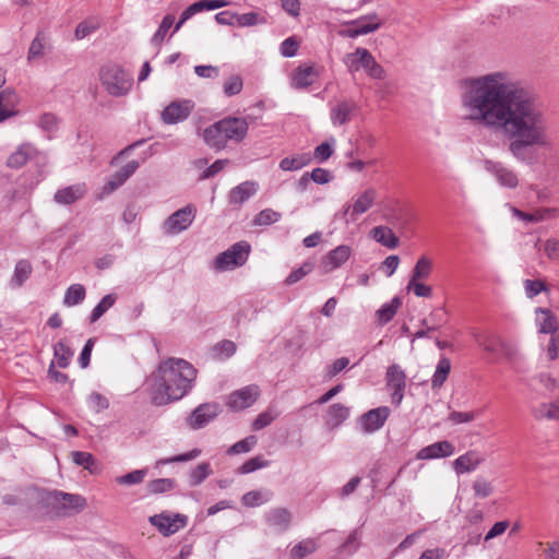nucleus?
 Returning <instances> with one entry per match:
<instances>
[{"mask_svg":"<svg viewBox=\"0 0 559 559\" xmlns=\"http://www.w3.org/2000/svg\"><path fill=\"white\" fill-rule=\"evenodd\" d=\"M462 106L466 120L508 140V151L519 163L532 164V148L549 144L543 109L506 73L493 72L471 80Z\"/></svg>","mask_w":559,"mask_h":559,"instance_id":"nucleus-1","label":"nucleus"},{"mask_svg":"<svg viewBox=\"0 0 559 559\" xmlns=\"http://www.w3.org/2000/svg\"><path fill=\"white\" fill-rule=\"evenodd\" d=\"M152 402L160 406L186 396L193 388L197 369L181 358H168L159 362L152 374Z\"/></svg>","mask_w":559,"mask_h":559,"instance_id":"nucleus-2","label":"nucleus"},{"mask_svg":"<svg viewBox=\"0 0 559 559\" xmlns=\"http://www.w3.org/2000/svg\"><path fill=\"white\" fill-rule=\"evenodd\" d=\"M248 122L245 118L226 117L203 130L202 138L205 144L215 151H222L229 141L239 143L248 133Z\"/></svg>","mask_w":559,"mask_h":559,"instance_id":"nucleus-3","label":"nucleus"},{"mask_svg":"<svg viewBox=\"0 0 559 559\" xmlns=\"http://www.w3.org/2000/svg\"><path fill=\"white\" fill-rule=\"evenodd\" d=\"M98 80L105 91L112 97L128 95L133 85L132 75L115 62H107L99 68Z\"/></svg>","mask_w":559,"mask_h":559,"instance_id":"nucleus-4","label":"nucleus"},{"mask_svg":"<svg viewBox=\"0 0 559 559\" xmlns=\"http://www.w3.org/2000/svg\"><path fill=\"white\" fill-rule=\"evenodd\" d=\"M343 62L349 72L364 69L366 73L377 80L385 78V71L367 48L358 47L354 52L346 53Z\"/></svg>","mask_w":559,"mask_h":559,"instance_id":"nucleus-5","label":"nucleus"},{"mask_svg":"<svg viewBox=\"0 0 559 559\" xmlns=\"http://www.w3.org/2000/svg\"><path fill=\"white\" fill-rule=\"evenodd\" d=\"M382 20L376 12L362 15L358 19L347 21L343 24V28L338 32L340 36L345 38H357L368 35L381 28Z\"/></svg>","mask_w":559,"mask_h":559,"instance_id":"nucleus-6","label":"nucleus"},{"mask_svg":"<svg viewBox=\"0 0 559 559\" xmlns=\"http://www.w3.org/2000/svg\"><path fill=\"white\" fill-rule=\"evenodd\" d=\"M197 216V207L193 204L177 210L162 224V233L166 236H175L187 230Z\"/></svg>","mask_w":559,"mask_h":559,"instance_id":"nucleus-7","label":"nucleus"},{"mask_svg":"<svg viewBox=\"0 0 559 559\" xmlns=\"http://www.w3.org/2000/svg\"><path fill=\"white\" fill-rule=\"evenodd\" d=\"M475 342L479 347L492 356H506L509 360H514L516 352L513 347L506 344L501 337L490 331H481L474 335Z\"/></svg>","mask_w":559,"mask_h":559,"instance_id":"nucleus-8","label":"nucleus"},{"mask_svg":"<svg viewBox=\"0 0 559 559\" xmlns=\"http://www.w3.org/2000/svg\"><path fill=\"white\" fill-rule=\"evenodd\" d=\"M250 246L240 241L233 245L228 250L219 253L214 262V266L217 270H227L242 265L249 255Z\"/></svg>","mask_w":559,"mask_h":559,"instance_id":"nucleus-9","label":"nucleus"},{"mask_svg":"<svg viewBox=\"0 0 559 559\" xmlns=\"http://www.w3.org/2000/svg\"><path fill=\"white\" fill-rule=\"evenodd\" d=\"M148 521L162 535L170 536L187 525L188 516L180 513L162 512L150 516Z\"/></svg>","mask_w":559,"mask_h":559,"instance_id":"nucleus-10","label":"nucleus"},{"mask_svg":"<svg viewBox=\"0 0 559 559\" xmlns=\"http://www.w3.org/2000/svg\"><path fill=\"white\" fill-rule=\"evenodd\" d=\"M484 168L492 175L496 181L503 188L515 189L520 185L518 173L502 162L486 159L484 162Z\"/></svg>","mask_w":559,"mask_h":559,"instance_id":"nucleus-11","label":"nucleus"},{"mask_svg":"<svg viewBox=\"0 0 559 559\" xmlns=\"http://www.w3.org/2000/svg\"><path fill=\"white\" fill-rule=\"evenodd\" d=\"M386 386L391 391L392 404L399 406L404 397L406 389V374L396 364L391 365L385 373Z\"/></svg>","mask_w":559,"mask_h":559,"instance_id":"nucleus-12","label":"nucleus"},{"mask_svg":"<svg viewBox=\"0 0 559 559\" xmlns=\"http://www.w3.org/2000/svg\"><path fill=\"white\" fill-rule=\"evenodd\" d=\"M388 406H380L364 413L357 420V425L361 432L373 433L380 430L390 416Z\"/></svg>","mask_w":559,"mask_h":559,"instance_id":"nucleus-13","label":"nucleus"},{"mask_svg":"<svg viewBox=\"0 0 559 559\" xmlns=\"http://www.w3.org/2000/svg\"><path fill=\"white\" fill-rule=\"evenodd\" d=\"M376 199L377 190L373 188L366 189L354 198L353 204L347 203L343 206V216L348 215L349 219L355 222L361 214L372 207Z\"/></svg>","mask_w":559,"mask_h":559,"instance_id":"nucleus-14","label":"nucleus"},{"mask_svg":"<svg viewBox=\"0 0 559 559\" xmlns=\"http://www.w3.org/2000/svg\"><path fill=\"white\" fill-rule=\"evenodd\" d=\"M321 69L311 63L299 64L289 75V85L294 90L311 86L320 76Z\"/></svg>","mask_w":559,"mask_h":559,"instance_id":"nucleus-15","label":"nucleus"},{"mask_svg":"<svg viewBox=\"0 0 559 559\" xmlns=\"http://www.w3.org/2000/svg\"><path fill=\"white\" fill-rule=\"evenodd\" d=\"M193 103L188 99L171 102L162 111V121L166 124H175L186 120L193 110Z\"/></svg>","mask_w":559,"mask_h":559,"instance_id":"nucleus-16","label":"nucleus"},{"mask_svg":"<svg viewBox=\"0 0 559 559\" xmlns=\"http://www.w3.org/2000/svg\"><path fill=\"white\" fill-rule=\"evenodd\" d=\"M260 389L255 384L245 386L229 394L227 406L234 411L250 407L259 397Z\"/></svg>","mask_w":559,"mask_h":559,"instance_id":"nucleus-17","label":"nucleus"},{"mask_svg":"<svg viewBox=\"0 0 559 559\" xmlns=\"http://www.w3.org/2000/svg\"><path fill=\"white\" fill-rule=\"evenodd\" d=\"M49 498L53 503L59 504L64 510V513H78L86 507V499L76 493L52 490L49 493Z\"/></svg>","mask_w":559,"mask_h":559,"instance_id":"nucleus-18","label":"nucleus"},{"mask_svg":"<svg viewBox=\"0 0 559 559\" xmlns=\"http://www.w3.org/2000/svg\"><path fill=\"white\" fill-rule=\"evenodd\" d=\"M218 412L219 406L216 403L201 404L191 413L188 424L194 430L203 428L218 415Z\"/></svg>","mask_w":559,"mask_h":559,"instance_id":"nucleus-19","label":"nucleus"},{"mask_svg":"<svg viewBox=\"0 0 559 559\" xmlns=\"http://www.w3.org/2000/svg\"><path fill=\"white\" fill-rule=\"evenodd\" d=\"M350 254L352 248L349 246H337L322 258L320 267L324 273L333 272L341 267L349 259Z\"/></svg>","mask_w":559,"mask_h":559,"instance_id":"nucleus-20","label":"nucleus"},{"mask_svg":"<svg viewBox=\"0 0 559 559\" xmlns=\"http://www.w3.org/2000/svg\"><path fill=\"white\" fill-rule=\"evenodd\" d=\"M293 515L286 508H272L264 514L265 523L276 533L286 532L292 524Z\"/></svg>","mask_w":559,"mask_h":559,"instance_id":"nucleus-21","label":"nucleus"},{"mask_svg":"<svg viewBox=\"0 0 559 559\" xmlns=\"http://www.w3.org/2000/svg\"><path fill=\"white\" fill-rule=\"evenodd\" d=\"M357 110V104L354 100L341 99L331 107L330 119L334 127H340L350 121L352 116Z\"/></svg>","mask_w":559,"mask_h":559,"instance_id":"nucleus-22","label":"nucleus"},{"mask_svg":"<svg viewBox=\"0 0 559 559\" xmlns=\"http://www.w3.org/2000/svg\"><path fill=\"white\" fill-rule=\"evenodd\" d=\"M228 4L225 0H200L192 4H190L180 15L178 23L175 26V32H177L190 17L194 14L202 12L204 10H215Z\"/></svg>","mask_w":559,"mask_h":559,"instance_id":"nucleus-23","label":"nucleus"},{"mask_svg":"<svg viewBox=\"0 0 559 559\" xmlns=\"http://www.w3.org/2000/svg\"><path fill=\"white\" fill-rule=\"evenodd\" d=\"M140 167V163L138 160H131L122 166L119 170H117L110 179L103 187L104 193H111L117 188L121 187Z\"/></svg>","mask_w":559,"mask_h":559,"instance_id":"nucleus-24","label":"nucleus"},{"mask_svg":"<svg viewBox=\"0 0 559 559\" xmlns=\"http://www.w3.org/2000/svg\"><path fill=\"white\" fill-rule=\"evenodd\" d=\"M454 445L447 440L438 441L429 444L416 454L417 460H433L440 457L451 456L454 453Z\"/></svg>","mask_w":559,"mask_h":559,"instance_id":"nucleus-25","label":"nucleus"},{"mask_svg":"<svg viewBox=\"0 0 559 559\" xmlns=\"http://www.w3.org/2000/svg\"><path fill=\"white\" fill-rule=\"evenodd\" d=\"M87 189L85 183L72 185L56 191L53 201L60 205H71L84 198Z\"/></svg>","mask_w":559,"mask_h":559,"instance_id":"nucleus-26","label":"nucleus"},{"mask_svg":"<svg viewBox=\"0 0 559 559\" xmlns=\"http://www.w3.org/2000/svg\"><path fill=\"white\" fill-rule=\"evenodd\" d=\"M485 457L477 451H468L453 461V468L457 475L475 471Z\"/></svg>","mask_w":559,"mask_h":559,"instance_id":"nucleus-27","label":"nucleus"},{"mask_svg":"<svg viewBox=\"0 0 559 559\" xmlns=\"http://www.w3.org/2000/svg\"><path fill=\"white\" fill-rule=\"evenodd\" d=\"M258 191V185L254 181H245L229 191L228 201L231 205H241L248 201Z\"/></svg>","mask_w":559,"mask_h":559,"instance_id":"nucleus-28","label":"nucleus"},{"mask_svg":"<svg viewBox=\"0 0 559 559\" xmlns=\"http://www.w3.org/2000/svg\"><path fill=\"white\" fill-rule=\"evenodd\" d=\"M536 323L538 325L539 333L552 334L559 331L557 319L549 309H536Z\"/></svg>","mask_w":559,"mask_h":559,"instance_id":"nucleus-29","label":"nucleus"},{"mask_svg":"<svg viewBox=\"0 0 559 559\" xmlns=\"http://www.w3.org/2000/svg\"><path fill=\"white\" fill-rule=\"evenodd\" d=\"M17 97L12 88H4L0 92V123L12 117Z\"/></svg>","mask_w":559,"mask_h":559,"instance_id":"nucleus-30","label":"nucleus"},{"mask_svg":"<svg viewBox=\"0 0 559 559\" xmlns=\"http://www.w3.org/2000/svg\"><path fill=\"white\" fill-rule=\"evenodd\" d=\"M372 239L389 249H395L399 246V238L388 226H376L370 231Z\"/></svg>","mask_w":559,"mask_h":559,"instance_id":"nucleus-31","label":"nucleus"},{"mask_svg":"<svg viewBox=\"0 0 559 559\" xmlns=\"http://www.w3.org/2000/svg\"><path fill=\"white\" fill-rule=\"evenodd\" d=\"M402 306V299L399 296L392 298L391 301L383 304L377 311L376 318L379 325H384L389 323L397 310Z\"/></svg>","mask_w":559,"mask_h":559,"instance_id":"nucleus-32","label":"nucleus"},{"mask_svg":"<svg viewBox=\"0 0 559 559\" xmlns=\"http://www.w3.org/2000/svg\"><path fill=\"white\" fill-rule=\"evenodd\" d=\"M312 162V156L309 153L295 154L287 156L280 162V168L284 171H296Z\"/></svg>","mask_w":559,"mask_h":559,"instance_id":"nucleus-33","label":"nucleus"},{"mask_svg":"<svg viewBox=\"0 0 559 559\" xmlns=\"http://www.w3.org/2000/svg\"><path fill=\"white\" fill-rule=\"evenodd\" d=\"M33 153L34 147L32 145L23 144L8 157L7 166L15 169L21 168L27 163Z\"/></svg>","mask_w":559,"mask_h":559,"instance_id":"nucleus-34","label":"nucleus"},{"mask_svg":"<svg viewBox=\"0 0 559 559\" xmlns=\"http://www.w3.org/2000/svg\"><path fill=\"white\" fill-rule=\"evenodd\" d=\"M272 498L273 492L269 489L251 490L242 496L241 502L246 507L254 508L271 501Z\"/></svg>","mask_w":559,"mask_h":559,"instance_id":"nucleus-35","label":"nucleus"},{"mask_svg":"<svg viewBox=\"0 0 559 559\" xmlns=\"http://www.w3.org/2000/svg\"><path fill=\"white\" fill-rule=\"evenodd\" d=\"M532 413L537 419L559 420V399L554 402L542 403L534 407Z\"/></svg>","mask_w":559,"mask_h":559,"instance_id":"nucleus-36","label":"nucleus"},{"mask_svg":"<svg viewBox=\"0 0 559 559\" xmlns=\"http://www.w3.org/2000/svg\"><path fill=\"white\" fill-rule=\"evenodd\" d=\"M451 371V361L449 358L442 356L436 367L435 373L431 379V388L439 389L445 382Z\"/></svg>","mask_w":559,"mask_h":559,"instance_id":"nucleus-37","label":"nucleus"},{"mask_svg":"<svg viewBox=\"0 0 559 559\" xmlns=\"http://www.w3.org/2000/svg\"><path fill=\"white\" fill-rule=\"evenodd\" d=\"M349 416V408L343 404H332L328 409V421L333 427L342 425Z\"/></svg>","mask_w":559,"mask_h":559,"instance_id":"nucleus-38","label":"nucleus"},{"mask_svg":"<svg viewBox=\"0 0 559 559\" xmlns=\"http://www.w3.org/2000/svg\"><path fill=\"white\" fill-rule=\"evenodd\" d=\"M512 213L515 217H518L524 222L538 223V222H543L546 218H548L551 214V210L550 209H539L533 213H526L516 207H512Z\"/></svg>","mask_w":559,"mask_h":559,"instance_id":"nucleus-39","label":"nucleus"},{"mask_svg":"<svg viewBox=\"0 0 559 559\" xmlns=\"http://www.w3.org/2000/svg\"><path fill=\"white\" fill-rule=\"evenodd\" d=\"M265 23V14L261 12H247L242 14H236V24L240 27L255 26Z\"/></svg>","mask_w":559,"mask_h":559,"instance_id":"nucleus-40","label":"nucleus"},{"mask_svg":"<svg viewBox=\"0 0 559 559\" xmlns=\"http://www.w3.org/2000/svg\"><path fill=\"white\" fill-rule=\"evenodd\" d=\"M318 548V544L313 538H307L299 542L297 545L293 547L290 550V556L294 559H301L312 552H314Z\"/></svg>","mask_w":559,"mask_h":559,"instance_id":"nucleus-41","label":"nucleus"},{"mask_svg":"<svg viewBox=\"0 0 559 559\" xmlns=\"http://www.w3.org/2000/svg\"><path fill=\"white\" fill-rule=\"evenodd\" d=\"M433 262L426 255H423L416 262V265L413 270V274L411 280H421L430 276L432 274Z\"/></svg>","mask_w":559,"mask_h":559,"instance_id":"nucleus-42","label":"nucleus"},{"mask_svg":"<svg viewBox=\"0 0 559 559\" xmlns=\"http://www.w3.org/2000/svg\"><path fill=\"white\" fill-rule=\"evenodd\" d=\"M116 300V294H108L104 296L102 300L96 305V307L92 310L90 321L92 323L96 322L107 310H109L115 305Z\"/></svg>","mask_w":559,"mask_h":559,"instance_id":"nucleus-43","label":"nucleus"},{"mask_svg":"<svg viewBox=\"0 0 559 559\" xmlns=\"http://www.w3.org/2000/svg\"><path fill=\"white\" fill-rule=\"evenodd\" d=\"M211 474V465L207 462L198 464L189 474V484L195 487L203 483Z\"/></svg>","mask_w":559,"mask_h":559,"instance_id":"nucleus-44","label":"nucleus"},{"mask_svg":"<svg viewBox=\"0 0 559 559\" xmlns=\"http://www.w3.org/2000/svg\"><path fill=\"white\" fill-rule=\"evenodd\" d=\"M53 355L57 359V364L60 368H67L71 361L73 352L62 341L58 342L53 346Z\"/></svg>","mask_w":559,"mask_h":559,"instance_id":"nucleus-45","label":"nucleus"},{"mask_svg":"<svg viewBox=\"0 0 559 559\" xmlns=\"http://www.w3.org/2000/svg\"><path fill=\"white\" fill-rule=\"evenodd\" d=\"M85 298V288L80 284L71 285L64 295L63 302L64 305L71 307L80 304Z\"/></svg>","mask_w":559,"mask_h":559,"instance_id":"nucleus-46","label":"nucleus"},{"mask_svg":"<svg viewBox=\"0 0 559 559\" xmlns=\"http://www.w3.org/2000/svg\"><path fill=\"white\" fill-rule=\"evenodd\" d=\"M270 462L263 457V455H257L246 461L238 469V474H250L257 469L267 467Z\"/></svg>","mask_w":559,"mask_h":559,"instance_id":"nucleus-47","label":"nucleus"},{"mask_svg":"<svg viewBox=\"0 0 559 559\" xmlns=\"http://www.w3.org/2000/svg\"><path fill=\"white\" fill-rule=\"evenodd\" d=\"M282 215L272 209H264L259 212L253 218V225L255 226H267L274 224L281 219Z\"/></svg>","mask_w":559,"mask_h":559,"instance_id":"nucleus-48","label":"nucleus"},{"mask_svg":"<svg viewBox=\"0 0 559 559\" xmlns=\"http://www.w3.org/2000/svg\"><path fill=\"white\" fill-rule=\"evenodd\" d=\"M147 474L146 468L134 469L128 474L116 477V483L119 485L133 486L141 484Z\"/></svg>","mask_w":559,"mask_h":559,"instance_id":"nucleus-49","label":"nucleus"},{"mask_svg":"<svg viewBox=\"0 0 559 559\" xmlns=\"http://www.w3.org/2000/svg\"><path fill=\"white\" fill-rule=\"evenodd\" d=\"M174 21H175V16L171 14H167L166 16H164L160 25L158 26L157 31L155 32V34L152 37L153 45L158 46L162 44L167 32L173 26Z\"/></svg>","mask_w":559,"mask_h":559,"instance_id":"nucleus-50","label":"nucleus"},{"mask_svg":"<svg viewBox=\"0 0 559 559\" xmlns=\"http://www.w3.org/2000/svg\"><path fill=\"white\" fill-rule=\"evenodd\" d=\"M257 437L255 436H249L236 443H234L228 450V454H240V453H247L250 452L257 444Z\"/></svg>","mask_w":559,"mask_h":559,"instance_id":"nucleus-51","label":"nucleus"},{"mask_svg":"<svg viewBox=\"0 0 559 559\" xmlns=\"http://www.w3.org/2000/svg\"><path fill=\"white\" fill-rule=\"evenodd\" d=\"M473 490L476 497L487 498L493 493V486L484 477H477L473 483Z\"/></svg>","mask_w":559,"mask_h":559,"instance_id":"nucleus-52","label":"nucleus"},{"mask_svg":"<svg viewBox=\"0 0 559 559\" xmlns=\"http://www.w3.org/2000/svg\"><path fill=\"white\" fill-rule=\"evenodd\" d=\"M243 87V82L240 75H230L223 85L224 94L228 97L238 95Z\"/></svg>","mask_w":559,"mask_h":559,"instance_id":"nucleus-53","label":"nucleus"},{"mask_svg":"<svg viewBox=\"0 0 559 559\" xmlns=\"http://www.w3.org/2000/svg\"><path fill=\"white\" fill-rule=\"evenodd\" d=\"M46 39L43 33H37L28 49V60L39 58L45 52Z\"/></svg>","mask_w":559,"mask_h":559,"instance_id":"nucleus-54","label":"nucleus"},{"mask_svg":"<svg viewBox=\"0 0 559 559\" xmlns=\"http://www.w3.org/2000/svg\"><path fill=\"white\" fill-rule=\"evenodd\" d=\"M147 487L152 493H163L175 487V480L170 478H158L150 481Z\"/></svg>","mask_w":559,"mask_h":559,"instance_id":"nucleus-55","label":"nucleus"},{"mask_svg":"<svg viewBox=\"0 0 559 559\" xmlns=\"http://www.w3.org/2000/svg\"><path fill=\"white\" fill-rule=\"evenodd\" d=\"M277 416L278 413L273 412L272 409H267L258 415V417L254 419L252 424V428L254 430H261L271 425V423L274 421L277 418Z\"/></svg>","mask_w":559,"mask_h":559,"instance_id":"nucleus-56","label":"nucleus"},{"mask_svg":"<svg viewBox=\"0 0 559 559\" xmlns=\"http://www.w3.org/2000/svg\"><path fill=\"white\" fill-rule=\"evenodd\" d=\"M73 462L79 465L83 466L84 468L88 469L90 472H93L92 465H94L95 460L94 456L88 452L83 451H73L71 453Z\"/></svg>","mask_w":559,"mask_h":559,"instance_id":"nucleus-57","label":"nucleus"},{"mask_svg":"<svg viewBox=\"0 0 559 559\" xmlns=\"http://www.w3.org/2000/svg\"><path fill=\"white\" fill-rule=\"evenodd\" d=\"M217 356L229 358L236 353V344L233 341L224 340L214 346Z\"/></svg>","mask_w":559,"mask_h":559,"instance_id":"nucleus-58","label":"nucleus"},{"mask_svg":"<svg viewBox=\"0 0 559 559\" xmlns=\"http://www.w3.org/2000/svg\"><path fill=\"white\" fill-rule=\"evenodd\" d=\"M349 365V359L346 357H341L333 361L330 366L325 369V377L328 379H332L336 374H338L341 371H343L347 366Z\"/></svg>","mask_w":559,"mask_h":559,"instance_id":"nucleus-59","label":"nucleus"},{"mask_svg":"<svg viewBox=\"0 0 559 559\" xmlns=\"http://www.w3.org/2000/svg\"><path fill=\"white\" fill-rule=\"evenodd\" d=\"M445 322V312L442 309L433 311L423 321L424 325H429V330H436Z\"/></svg>","mask_w":559,"mask_h":559,"instance_id":"nucleus-60","label":"nucleus"},{"mask_svg":"<svg viewBox=\"0 0 559 559\" xmlns=\"http://www.w3.org/2000/svg\"><path fill=\"white\" fill-rule=\"evenodd\" d=\"M229 163L228 159H217L212 165H210L200 176V179H209L216 176L219 171H222L225 166Z\"/></svg>","mask_w":559,"mask_h":559,"instance_id":"nucleus-61","label":"nucleus"},{"mask_svg":"<svg viewBox=\"0 0 559 559\" xmlns=\"http://www.w3.org/2000/svg\"><path fill=\"white\" fill-rule=\"evenodd\" d=\"M298 47V41L294 37H288L282 41L280 50L284 57L290 58L296 56Z\"/></svg>","mask_w":559,"mask_h":559,"instance_id":"nucleus-62","label":"nucleus"},{"mask_svg":"<svg viewBox=\"0 0 559 559\" xmlns=\"http://www.w3.org/2000/svg\"><path fill=\"white\" fill-rule=\"evenodd\" d=\"M309 176L311 180L318 185L329 183L333 179L332 174L328 169L320 167L314 168L311 173H309Z\"/></svg>","mask_w":559,"mask_h":559,"instance_id":"nucleus-63","label":"nucleus"},{"mask_svg":"<svg viewBox=\"0 0 559 559\" xmlns=\"http://www.w3.org/2000/svg\"><path fill=\"white\" fill-rule=\"evenodd\" d=\"M90 404H91V407L96 413H99V412H102L104 409H107L109 407V402H108L107 397H105L104 395H102L98 392H93L90 395Z\"/></svg>","mask_w":559,"mask_h":559,"instance_id":"nucleus-64","label":"nucleus"}]
</instances>
